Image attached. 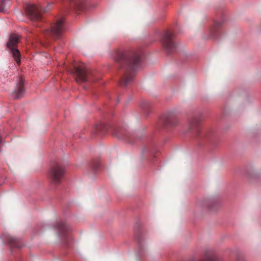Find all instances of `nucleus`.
I'll return each mask as SVG.
<instances>
[{
    "label": "nucleus",
    "mask_w": 261,
    "mask_h": 261,
    "mask_svg": "<svg viewBox=\"0 0 261 261\" xmlns=\"http://www.w3.org/2000/svg\"><path fill=\"white\" fill-rule=\"evenodd\" d=\"M6 0H0V12H3L5 8V2Z\"/></svg>",
    "instance_id": "obj_17"
},
{
    "label": "nucleus",
    "mask_w": 261,
    "mask_h": 261,
    "mask_svg": "<svg viewBox=\"0 0 261 261\" xmlns=\"http://www.w3.org/2000/svg\"><path fill=\"white\" fill-rule=\"evenodd\" d=\"M161 121L165 127H174L179 124L178 118L172 113L166 115Z\"/></svg>",
    "instance_id": "obj_10"
},
{
    "label": "nucleus",
    "mask_w": 261,
    "mask_h": 261,
    "mask_svg": "<svg viewBox=\"0 0 261 261\" xmlns=\"http://www.w3.org/2000/svg\"><path fill=\"white\" fill-rule=\"evenodd\" d=\"M56 227L59 230L60 234L62 237L65 243L67 245L68 240L70 238V227L67 225L66 223L63 221L58 222Z\"/></svg>",
    "instance_id": "obj_9"
},
{
    "label": "nucleus",
    "mask_w": 261,
    "mask_h": 261,
    "mask_svg": "<svg viewBox=\"0 0 261 261\" xmlns=\"http://www.w3.org/2000/svg\"><path fill=\"white\" fill-rule=\"evenodd\" d=\"M70 3V6L74 9L83 10L87 5L86 0H67Z\"/></svg>",
    "instance_id": "obj_13"
},
{
    "label": "nucleus",
    "mask_w": 261,
    "mask_h": 261,
    "mask_svg": "<svg viewBox=\"0 0 261 261\" xmlns=\"http://www.w3.org/2000/svg\"><path fill=\"white\" fill-rule=\"evenodd\" d=\"M211 201L208 200H199L196 202V205L197 208L202 211L209 210L211 208Z\"/></svg>",
    "instance_id": "obj_14"
},
{
    "label": "nucleus",
    "mask_w": 261,
    "mask_h": 261,
    "mask_svg": "<svg viewBox=\"0 0 261 261\" xmlns=\"http://www.w3.org/2000/svg\"><path fill=\"white\" fill-rule=\"evenodd\" d=\"M115 60L122 76L120 85L121 86H126L133 80L134 71L140 62V55L132 50L118 51L116 53Z\"/></svg>",
    "instance_id": "obj_1"
},
{
    "label": "nucleus",
    "mask_w": 261,
    "mask_h": 261,
    "mask_svg": "<svg viewBox=\"0 0 261 261\" xmlns=\"http://www.w3.org/2000/svg\"><path fill=\"white\" fill-rule=\"evenodd\" d=\"M2 143H3V140L2 139L1 137L0 136V146L2 144Z\"/></svg>",
    "instance_id": "obj_20"
},
{
    "label": "nucleus",
    "mask_w": 261,
    "mask_h": 261,
    "mask_svg": "<svg viewBox=\"0 0 261 261\" xmlns=\"http://www.w3.org/2000/svg\"><path fill=\"white\" fill-rule=\"evenodd\" d=\"M141 107L144 110V111H146L150 108V105L147 101H143L141 103Z\"/></svg>",
    "instance_id": "obj_16"
},
{
    "label": "nucleus",
    "mask_w": 261,
    "mask_h": 261,
    "mask_svg": "<svg viewBox=\"0 0 261 261\" xmlns=\"http://www.w3.org/2000/svg\"><path fill=\"white\" fill-rule=\"evenodd\" d=\"M173 37L174 34L168 31L165 32L161 36V42L168 53H170L175 48Z\"/></svg>",
    "instance_id": "obj_8"
},
{
    "label": "nucleus",
    "mask_w": 261,
    "mask_h": 261,
    "mask_svg": "<svg viewBox=\"0 0 261 261\" xmlns=\"http://www.w3.org/2000/svg\"><path fill=\"white\" fill-rule=\"evenodd\" d=\"M7 240L11 247L20 248L21 246L20 240L17 238L9 236Z\"/></svg>",
    "instance_id": "obj_15"
},
{
    "label": "nucleus",
    "mask_w": 261,
    "mask_h": 261,
    "mask_svg": "<svg viewBox=\"0 0 261 261\" xmlns=\"http://www.w3.org/2000/svg\"><path fill=\"white\" fill-rule=\"evenodd\" d=\"M220 25V23H218L217 24V27H219Z\"/></svg>",
    "instance_id": "obj_23"
},
{
    "label": "nucleus",
    "mask_w": 261,
    "mask_h": 261,
    "mask_svg": "<svg viewBox=\"0 0 261 261\" xmlns=\"http://www.w3.org/2000/svg\"><path fill=\"white\" fill-rule=\"evenodd\" d=\"M64 173V168L58 164H56L50 167L48 176L54 183L58 184L61 182Z\"/></svg>",
    "instance_id": "obj_5"
},
{
    "label": "nucleus",
    "mask_w": 261,
    "mask_h": 261,
    "mask_svg": "<svg viewBox=\"0 0 261 261\" xmlns=\"http://www.w3.org/2000/svg\"><path fill=\"white\" fill-rule=\"evenodd\" d=\"M25 93V90L24 88V80L21 77L19 81L17 84L16 89L12 95L15 99H19L23 96Z\"/></svg>",
    "instance_id": "obj_11"
},
{
    "label": "nucleus",
    "mask_w": 261,
    "mask_h": 261,
    "mask_svg": "<svg viewBox=\"0 0 261 261\" xmlns=\"http://www.w3.org/2000/svg\"><path fill=\"white\" fill-rule=\"evenodd\" d=\"M113 135L120 139H123L129 143L132 142L131 137L128 133L123 128H116L113 133Z\"/></svg>",
    "instance_id": "obj_12"
},
{
    "label": "nucleus",
    "mask_w": 261,
    "mask_h": 261,
    "mask_svg": "<svg viewBox=\"0 0 261 261\" xmlns=\"http://www.w3.org/2000/svg\"><path fill=\"white\" fill-rule=\"evenodd\" d=\"M73 72L78 83L93 82L98 79L96 77V72L88 69L83 64L74 66Z\"/></svg>",
    "instance_id": "obj_3"
},
{
    "label": "nucleus",
    "mask_w": 261,
    "mask_h": 261,
    "mask_svg": "<svg viewBox=\"0 0 261 261\" xmlns=\"http://www.w3.org/2000/svg\"><path fill=\"white\" fill-rule=\"evenodd\" d=\"M105 125L104 124H100L98 126H96V131L97 132H100L103 129H105Z\"/></svg>",
    "instance_id": "obj_18"
},
{
    "label": "nucleus",
    "mask_w": 261,
    "mask_h": 261,
    "mask_svg": "<svg viewBox=\"0 0 261 261\" xmlns=\"http://www.w3.org/2000/svg\"><path fill=\"white\" fill-rule=\"evenodd\" d=\"M44 45H47L48 44V43L47 42H44V43H42Z\"/></svg>",
    "instance_id": "obj_22"
},
{
    "label": "nucleus",
    "mask_w": 261,
    "mask_h": 261,
    "mask_svg": "<svg viewBox=\"0 0 261 261\" xmlns=\"http://www.w3.org/2000/svg\"><path fill=\"white\" fill-rule=\"evenodd\" d=\"M189 132H193L197 141L203 143L211 141L214 136V133L211 130L201 132L200 121L197 118H193L188 122L186 133Z\"/></svg>",
    "instance_id": "obj_2"
},
{
    "label": "nucleus",
    "mask_w": 261,
    "mask_h": 261,
    "mask_svg": "<svg viewBox=\"0 0 261 261\" xmlns=\"http://www.w3.org/2000/svg\"><path fill=\"white\" fill-rule=\"evenodd\" d=\"M19 42V37L15 34H12L10 36L9 40L8 42L7 45L12 51L13 57L14 58L17 64H20V54L19 51L15 48L14 47Z\"/></svg>",
    "instance_id": "obj_7"
},
{
    "label": "nucleus",
    "mask_w": 261,
    "mask_h": 261,
    "mask_svg": "<svg viewBox=\"0 0 261 261\" xmlns=\"http://www.w3.org/2000/svg\"><path fill=\"white\" fill-rule=\"evenodd\" d=\"M48 7H47V8H45V9H44V12H47V11H48Z\"/></svg>",
    "instance_id": "obj_21"
},
{
    "label": "nucleus",
    "mask_w": 261,
    "mask_h": 261,
    "mask_svg": "<svg viewBox=\"0 0 261 261\" xmlns=\"http://www.w3.org/2000/svg\"><path fill=\"white\" fill-rule=\"evenodd\" d=\"M65 30V18H57L50 25V29H47L44 32L45 37H50L54 39L60 38Z\"/></svg>",
    "instance_id": "obj_4"
},
{
    "label": "nucleus",
    "mask_w": 261,
    "mask_h": 261,
    "mask_svg": "<svg viewBox=\"0 0 261 261\" xmlns=\"http://www.w3.org/2000/svg\"><path fill=\"white\" fill-rule=\"evenodd\" d=\"M25 12L31 21H38L42 19V8L33 4L25 6Z\"/></svg>",
    "instance_id": "obj_6"
},
{
    "label": "nucleus",
    "mask_w": 261,
    "mask_h": 261,
    "mask_svg": "<svg viewBox=\"0 0 261 261\" xmlns=\"http://www.w3.org/2000/svg\"><path fill=\"white\" fill-rule=\"evenodd\" d=\"M99 163L96 162L94 165H93V168L94 169H98L99 168Z\"/></svg>",
    "instance_id": "obj_19"
}]
</instances>
